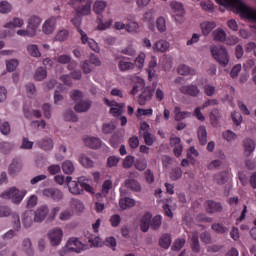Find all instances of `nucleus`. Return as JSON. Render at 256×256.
<instances>
[{"mask_svg": "<svg viewBox=\"0 0 256 256\" xmlns=\"http://www.w3.org/2000/svg\"><path fill=\"white\" fill-rule=\"evenodd\" d=\"M218 5L226 7L228 9H235L241 17L248 19L249 21H254L256 23V10L245 5L241 0H215Z\"/></svg>", "mask_w": 256, "mask_h": 256, "instance_id": "f257e3e1", "label": "nucleus"}, {"mask_svg": "<svg viewBox=\"0 0 256 256\" xmlns=\"http://www.w3.org/2000/svg\"><path fill=\"white\" fill-rule=\"evenodd\" d=\"M139 91L142 93L138 97L139 105H146L147 101H151L153 97V92L150 88L145 87V80L138 78L137 83L133 86L131 95H137Z\"/></svg>", "mask_w": 256, "mask_h": 256, "instance_id": "f03ea898", "label": "nucleus"}, {"mask_svg": "<svg viewBox=\"0 0 256 256\" xmlns=\"http://www.w3.org/2000/svg\"><path fill=\"white\" fill-rule=\"evenodd\" d=\"M25 195H27V190H19L16 187H11L3 192L0 197L2 199H10L12 203L19 205L25 199Z\"/></svg>", "mask_w": 256, "mask_h": 256, "instance_id": "7ed1b4c3", "label": "nucleus"}, {"mask_svg": "<svg viewBox=\"0 0 256 256\" xmlns=\"http://www.w3.org/2000/svg\"><path fill=\"white\" fill-rule=\"evenodd\" d=\"M212 56L214 59L221 65V67H227L229 65V54L227 53V49L222 46H212L210 48Z\"/></svg>", "mask_w": 256, "mask_h": 256, "instance_id": "20e7f679", "label": "nucleus"}, {"mask_svg": "<svg viewBox=\"0 0 256 256\" xmlns=\"http://www.w3.org/2000/svg\"><path fill=\"white\" fill-rule=\"evenodd\" d=\"M42 195L47 197V199H52L56 203H59L63 199V191L58 188H46L42 191Z\"/></svg>", "mask_w": 256, "mask_h": 256, "instance_id": "39448f33", "label": "nucleus"}, {"mask_svg": "<svg viewBox=\"0 0 256 256\" xmlns=\"http://www.w3.org/2000/svg\"><path fill=\"white\" fill-rule=\"evenodd\" d=\"M82 178H78V181H73V177L67 176L66 183L68 185V189L72 195H81V182Z\"/></svg>", "mask_w": 256, "mask_h": 256, "instance_id": "423d86ee", "label": "nucleus"}, {"mask_svg": "<svg viewBox=\"0 0 256 256\" xmlns=\"http://www.w3.org/2000/svg\"><path fill=\"white\" fill-rule=\"evenodd\" d=\"M173 17L177 23H183V18L185 17V8L183 4L179 2H174L172 4Z\"/></svg>", "mask_w": 256, "mask_h": 256, "instance_id": "0eeeda50", "label": "nucleus"}, {"mask_svg": "<svg viewBox=\"0 0 256 256\" xmlns=\"http://www.w3.org/2000/svg\"><path fill=\"white\" fill-rule=\"evenodd\" d=\"M49 215V206L42 205L34 213L35 223H43L47 216Z\"/></svg>", "mask_w": 256, "mask_h": 256, "instance_id": "6e6552de", "label": "nucleus"}, {"mask_svg": "<svg viewBox=\"0 0 256 256\" xmlns=\"http://www.w3.org/2000/svg\"><path fill=\"white\" fill-rule=\"evenodd\" d=\"M180 93H182V95H189V97H199L201 90H199L197 85L190 84L180 87Z\"/></svg>", "mask_w": 256, "mask_h": 256, "instance_id": "1a4fd4ad", "label": "nucleus"}, {"mask_svg": "<svg viewBox=\"0 0 256 256\" xmlns=\"http://www.w3.org/2000/svg\"><path fill=\"white\" fill-rule=\"evenodd\" d=\"M48 237L50 239L51 245H59L63 239V230L60 228H54L49 232Z\"/></svg>", "mask_w": 256, "mask_h": 256, "instance_id": "9d476101", "label": "nucleus"}, {"mask_svg": "<svg viewBox=\"0 0 256 256\" xmlns=\"http://www.w3.org/2000/svg\"><path fill=\"white\" fill-rule=\"evenodd\" d=\"M207 213H221L223 211V205L220 202L208 200L204 204Z\"/></svg>", "mask_w": 256, "mask_h": 256, "instance_id": "9b49d317", "label": "nucleus"}, {"mask_svg": "<svg viewBox=\"0 0 256 256\" xmlns=\"http://www.w3.org/2000/svg\"><path fill=\"white\" fill-rule=\"evenodd\" d=\"M68 249L70 251H75V253H81L83 249H85V245L79 241L78 238H71L70 241L67 242Z\"/></svg>", "mask_w": 256, "mask_h": 256, "instance_id": "f8f14e48", "label": "nucleus"}, {"mask_svg": "<svg viewBox=\"0 0 256 256\" xmlns=\"http://www.w3.org/2000/svg\"><path fill=\"white\" fill-rule=\"evenodd\" d=\"M170 145H171V147H174L175 157H181V153H183V145L181 144V138L171 137Z\"/></svg>", "mask_w": 256, "mask_h": 256, "instance_id": "ddd939ff", "label": "nucleus"}, {"mask_svg": "<svg viewBox=\"0 0 256 256\" xmlns=\"http://www.w3.org/2000/svg\"><path fill=\"white\" fill-rule=\"evenodd\" d=\"M55 25H57V20L55 19V17L46 20L42 27L43 33H45L46 35H51V33L55 31Z\"/></svg>", "mask_w": 256, "mask_h": 256, "instance_id": "4468645a", "label": "nucleus"}, {"mask_svg": "<svg viewBox=\"0 0 256 256\" xmlns=\"http://www.w3.org/2000/svg\"><path fill=\"white\" fill-rule=\"evenodd\" d=\"M77 113H87L91 109L90 100H80L74 107Z\"/></svg>", "mask_w": 256, "mask_h": 256, "instance_id": "2eb2a0df", "label": "nucleus"}, {"mask_svg": "<svg viewBox=\"0 0 256 256\" xmlns=\"http://www.w3.org/2000/svg\"><path fill=\"white\" fill-rule=\"evenodd\" d=\"M152 215L149 212H146L141 219L140 229L143 233H147L149 231V227H151V219Z\"/></svg>", "mask_w": 256, "mask_h": 256, "instance_id": "dca6fc26", "label": "nucleus"}, {"mask_svg": "<svg viewBox=\"0 0 256 256\" xmlns=\"http://www.w3.org/2000/svg\"><path fill=\"white\" fill-rule=\"evenodd\" d=\"M244 153L246 157H249L253 151H255V141L251 138H247L243 141Z\"/></svg>", "mask_w": 256, "mask_h": 256, "instance_id": "f3484780", "label": "nucleus"}, {"mask_svg": "<svg viewBox=\"0 0 256 256\" xmlns=\"http://www.w3.org/2000/svg\"><path fill=\"white\" fill-rule=\"evenodd\" d=\"M21 169H23V164L19 158H16L9 166V175L15 176Z\"/></svg>", "mask_w": 256, "mask_h": 256, "instance_id": "a211bd4d", "label": "nucleus"}, {"mask_svg": "<svg viewBox=\"0 0 256 256\" xmlns=\"http://www.w3.org/2000/svg\"><path fill=\"white\" fill-rule=\"evenodd\" d=\"M190 239H191V250L193 251V253H199V251H201V245L199 244V233L192 232Z\"/></svg>", "mask_w": 256, "mask_h": 256, "instance_id": "6ab92c4d", "label": "nucleus"}, {"mask_svg": "<svg viewBox=\"0 0 256 256\" xmlns=\"http://www.w3.org/2000/svg\"><path fill=\"white\" fill-rule=\"evenodd\" d=\"M41 25V18L38 16H32L28 19V29L34 33H37V28Z\"/></svg>", "mask_w": 256, "mask_h": 256, "instance_id": "aec40b11", "label": "nucleus"}, {"mask_svg": "<svg viewBox=\"0 0 256 256\" xmlns=\"http://www.w3.org/2000/svg\"><path fill=\"white\" fill-rule=\"evenodd\" d=\"M231 174L228 170L222 171L214 176V179L218 185H225L229 181Z\"/></svg>", "mask_w": 256, "mask_h": 256, "instance_id": "412c9836", "label": "nucleus"}, {"mask_svg": "<svg viewBox=\"0 0 256 256\" xmlns=\"http://www.w3.org/2000/svg\"><path fill=\"white\" fill-rule=\"evenodd\" d=\"M91 5H93V1L88 0L84 6L81 7V9L76 8V15L78 17H83V15H89L91 13Z\"/></svg>", "mask_w": 256, "mask_h": 256, "instance_id": "4be33fe9", "label": "nucleus"}, {"mask_svg": "<svg viewBox=\"0 0 256 256\" xmlns=\"http://www.w3.org/2000/svg\"><path fill=\"white\" fill-rule=\"evenodd\" d=\"M84 143H85V146L89 147L90 149H99V147H101V140L95 137L85 138Z\"/></svg>", "mask_w": 256, "mask_h": 256, "instance_id": "5701e85b", "label": "nucleus"}, {"mask_svg": "<svg viewBox=\"0 0 256 256\" xmlns=\"http://www.w3.org/2000/svg\"><path fill=\"white\" fill-rule=\"evenodd\" d=\"M37 145L40 149H43V151H51V149H53V139L49 137L43 138L38 141Z\"/></svg>", "mask_w": 256, "mask_h": 256, "instance_id": "b1692460", "label": "nucleus"}, {"mask_svg": "<svg viewBox=\"0 0 256 256\" xmlns=\"http://www.w3.org/2000/svg\"><path fill=\"white\" fill-rule=\"evenodd\" d=\"M200 27L202 29L203 35L207 36L209 33H211V31L214 30L215 27H217V24L214 21H204L200 24Z\"/></svg>", "mask_w": 256, "mask_h": 256, "instance_id": "393cba45", "label": "nucleus"}, {"mask_svg": "<svg viewBox=\"0 0 256 256\" xmlns=\"http://www.w3.org/2000/svg\"><path fill=\"white\" fill-rule=\"evenodd\" d=\"M23 25H25V21L19 17H15L13 21L7 22L4 27L5 29H15V28H21Z\"/></svg>", "mask_w": 256, "mask_h": 256, "instance_id": "a878e982", "label": "nucleus"}, {"mask_svg": "<svg viewBox=\"0 0 256 256\" xmlns=\"http://www.w3.org/2000/svg\"><path fill=\"white\" fill-rule=\"evenodd\" d=\"M79 163L82 165V167H85V169H91L95 167V162H93L92 159L85 154H82L79 157Z\"/></svg>", "mask_w": 256, "mask_h": 256, "instance_id": "bb28decb", "label": "nucleus"}, {"mask_svg": "<svg viewBox=\"0 0 256 256\" xmlns=\"http://www.w3.org/2000/svg\"><path fill=\"white\" fill-rule=\"evenodd\" d=\"M96 23L98 24L97 29L99 31H105L111 27L113 24V19H109L106 22H103V16H99L96 20Z\"/></svg>", "mask_w": 256, "mask_h": 256, "instance_id": "cd10ccee", "label": "nucleus"}, {"mask_svg": "<svg viewBox=\"0 0 256 256\" xmlns=\"http://www.w3.org/2000/svg\"><path fill=\"white\" fill-rule=\"evenodd\" d=\"M171 234H163L159 239V245L162 247V249H169L171 247L172 243Z\"/></svg>", "mask_w": 256, "mask_h": 256, "instance_id": "c85d7f7f", "label": "nucleus"}, {"mask_svg": "<svg viewBox=\"0 0 256 256\" xmlns=\"http://www.w3.org/2000/svg\"><path fill=\"white\" fill-rule=\"evenodd\" d=\"M169 50V42L165 40H160L156 42L153 46V51H157L160 53H165V51Z\"/></svg>", "mask_w": 256, "mask_h": 256, "instance_id": "c756f323", "label": "nucleus"}, {"mask_svg": "<svg viewBox=\"0 0 256 256\" xmlns=\"http://www.w3.org/2000/svg\"><path fill=\"white\" fill-rule=\"evenodd\" d=\"M174 115H175V120L176 121H183V119L187 117H191V112L187 111H181V108L179 106H176L174 108Z\"/></svg>", "mask_w": 256, "mask_h": 256, "instance_id": "7c9ffc66", "label": "nucleus"}, {"mask_svg": "<svg viewBox=\"0 0 256 256\" xmlns=\"http://www.w3.org/2000/svg\"><path fill=\"white\" fill-rule=\"evenodd\" d=\"M62 170L66 175H73L75 172V165L71 160H66L62 163Z\"/></svg>", "mask_w": 256, "mask_h": 256, "instance_id": "2f4dec72", "label": "nucleus"}, {"mask_svg": "<svg viewBox=\"0 0 256 256\" xmlns=\"http://www.w3.org/2000/svg\"><path fill=\"white\" fill-rule=\"evenodd\" d=\"M198 139L200 145H207V128L205 126L198 128Z\"/></svg>", "mask_w": 256, "mask_h": 256, "instance_id": "473e14b6", "label": "nucleus"}, {"mask_svg": "<svg viewBox=\"0 0 256 256\" xmlns=\"http://www.w3.org/2000/svg\"><path fill=\"white\" fill-rule=\"evenodd\" d=\"M125 185L128 189H131V191H136V192L141 191V185L135 179L126 180Z\"/></svg>", "mask_w": 256, "mask_h": 256, "instance_id": "72a5a7b5", "label": "nucleus"}, {"mask_svg": "<svg viewBox=\"0 0 256 256\" xmlns=\"http://www.w3.org/2000/svg\"><path fill=\"white\" fill-rule=\"evenodd\" d=\"M107 7V2L105 1H96L93 5V11L97 15H101L103 11H105V8Z\"/></svg>", "mask_w": 256, "mask_h": 256, "instance_id": "f704fd0d", "label": "nucleus"}, {"mask_svg": "<svg viewBox=\"0 0 256 256\" xmlns=\"http://www.w3.org/2000/svg\"><path fill=\"white\" fill-rule=\"evenodd\" d=\"M22 246H23V250L25 251V253L28 256H33L34 252H33V247L31 244V240L29 238H25L22 242Z\"/></svg>", "mask_w": 256, "mask_h": 256, "instance_id": "c9c22d12", "label": "nucleus"}, {"mask_svg": "<svg viewBox=\"0 0 256 256\" xmlns=\"http://www.w3.org/2000/svg\"><path fill=\"white\" fill-rule=\"evenodd\" d=\"M177 72L179 75H195V70L191 69L185 64L180 65L177 69Z\"/></svg>", "mask_w": 256, "mask_h": 256, "instance_id": "e433bc0d", "label": "nucleus"}, {"mask_svg": "<svg viewBox=\"0 0 256 256\" xmlns=\"http://www.w3.org/2000/svg\"><path fill=\"white\" fill-rule=\"evenodd\" d=\"M119 205H120L121 209H127L129 207H134L135 200L133 198L126 197V198L120 200Z\"/></svg>", "mask_w": 256, "mask_h": 256, "instance_id": "4c0bfd02", "label": "nucleus"}, {"mask_svg": "<svg viewBox=\"0 0 256 256\" xmlns=\"http://www.w3.org/2000/svg\"><path fill=\"white\" fill-rule=\"evenodd\" d=\"M46 78H47V70H45L43 67H39L34 74L35 81H43V79H46Z\"/></svg>", "mask_w": 256, "mask_h": 256, "instance_id": "58836bf2", "label": "nucleus"}, {"mask_svg": "<svg viewBox=\"0 0 256 256\" xmlns=\"http://www.w3.org/2000/svg\"><path fill=\"white\" fill-rule=\"evenodd\" d=\"M161 223H163V218L161 215H156L152 220H150V227L156 231V229L161 227Z\"/></svg>", "mask_w": 256, "mask_h": 256, "instance_id": "ea45409f", "label": "nucleus"}, {"mask_svg": "<svg viewBox=\"0 0 256 256\" xmlns=\"http://www.w3.org/2000/svg\"><path fill=\"white\" fill-rule=\"evenodd\" d=\"M181 177H183V170H181V168L176 167L171 170L170 179L172 181H177V180L181 179Z\"/></svg>", "mask_w": 256, "mask_h": 256, "instance_id": "a19ab883", "label": "nucleus"}, {"mask_svg": "<svg viewBox=\"0 0 256 256\" xmlns=\"http://www.w3.org/2000/svg\"><path fill=\"white\" fill-rule=\"evenodd\" d=\"M213 37L214 41H220L221 43H223V41L227 39V34L225 33V31L218 29L213 32Z\"/></svg>", "mask_w": 256, "mask_h": 256, "instance_id": "79ce46f5", "label": "nucleus"}, {"mask_svg": "<svg viewBox=\"0 0 256 256\" xmlns=\"http://www.w3.org/2000/svg\"><path fill=\"white\" fill-rule=\"evenodd\" d=\"M27 51L31 57H40L41 52L39 51V47L36 44H30L27 47Z\"/></svg>", "mask_w": 256, "mask_h": 256, "instance_id": "37998d69", "label": "nucleus"}, {"mask_svg": "<svg viewBox=\"0 0 256 256\" xmlns=\"http://www.w3.org/2000/svg\"><path fill=\"white\" fill-rule=\"evenodd\" d=\"M12 9L13 6H11V3L7 1L0 2V13L7 15V13H11Z\"/></svg>", "mask_w": 256, "mask_h": 256, "instance_id": "c03bdc74", "label": "nucleus"}, {"mask_svg": "<svg viewBox=\"0 0 256 256\" xmlns=\"http://www.w3.org/2000/svg\"><path fill=\"white\" fill-rule=\"evenodd\" d=\"M69 38V30H60L57 32L56 36H55V41H67V39Z\"/></svg>", "mask_w": 256, "mask_h": 256, "instance_id": "a18cd8bd", "label": "nucleus"}, {"mask_svg": "<svg viewBox=\"0 0 256 256\" xmlns=\"http://www.w3.org/2000/svg\"><path fill=\"white\" fill-rule=\"evenodd\" d=\"M185 247V239L184 238H178L174 241L172 245V251H181Z\"/></svg>", "mask_w": 256, "mask_h": 256, "instance_id": "49530a36", "label": "nucleus"}, {"mask_svg": "<svg viewBox=\"0 0 256 256\" xmlns=\"http://www.w3.org/2000/svg\"><path fill=\"white\" fill-rule=\"evenodd\" d=\"M156 27L160 33H164V31H167V24L163 17H159L156 21Z\"/></svg>", "mask_w": 256, "mask_h": 256, "instance_id": "de8ad7c7", "label": "nucleus"}, {"mask_svg": "<svg viewBox=\"0 0 256 256\" xmlns=\"http://www.w3.org/2000/svg\"><path fill=\"white\" fill-rule=\"evenodd\" d=\"M70 99H72V101H75L79 103V101H81L83 99V92L81 90H72L70 92Z\"/></svg>", "mask_w": 256, "mask_h": 256, "instance_id": "09e8293b", "label": "nucleus"}, {"mask_svg": "<svg viewBox=\"0 0 256 256\" xmlns=\"http://www.w3.org/2000/svg\"><path fill=\"white\" fill-rule=\"evenodd\" d=\"M118 67L120 71H129V69H133V67H135V64L121 60L118 64Z\"/></svg>", "mask_w": 256, "mask_h": 256, "instance_id": "8fccbe9b", "label": "nucleus"}, {"mask_svg": "<svg viewBox=\"0 0 256 256\" xmlns=\"http://www.w3.org/2000/svg\"><path fill=\"white\" fill-rule=\"evenodd\" d=\"M6 67H7V70L11 73L15 71L17 67H19V61L17 59H11L6 62Z\"/></svg>", "mask_w": 256, "mask_h": 256, "instance_id": "3c124183", "label": "nucleus"}, {"mask_svg": "<svg viewBox=\"0 0 256 256\" xmlns=\"http://www.w3.org/2000/svg\"><path fill=\"white\" fill-rule=\"evenodd\" d=\"M212 229L215 233H219L220 235L227 233V227L223 226L221 223L212 224Z\"/></svg>", "mask_w": 256, "mask_h": 256, "instance_id": "603ef678", "label": "nucleus"}, {"mask_svg": "<svg viewBox=\"0 0 256 256\" xmlns=\"http://www.w3.org/2000/svg\"><path fill=\"white\" fill-rule=\"evenodd\" d=\"M57 63H60L61 65H67L68 63H71V56L67 54L59 55L55 58Z\"/></svg>", "mask_w": 256, "mask_h": 256, "instance_id": "864d4df0", "label": "nucleus"}, {"mask_svg": "<svg viewBox=\"0 0 256 256\" xmlns=\"http://www.w3.org/2000/svg\"><path fill=\"white\" fill-rule=\"evenodd\" d=\"M133 163H135V157L128 155L123 161L124 169H131V167H133Z\"/></svg>", "mask_w": 256, "mask_h": 256, "instance_id": "5fc2aeb1", "label": "nucleus"}, {"mask_svg": "<svg viewBox=\"0 0 256 256\" xmlns=\"http://www.w3.org/2000/svg\"><path fill=\"white\" fill-rule=\"evenodd\" d=\"M145 57L146 55L143 52L138 55V57L135 59L136 67L142 69V67L145 65Z\"/></svg>", "mask_w": 256, "mask_h": 256, "instance_id": "6e6d98bb", "label": "nucleus"}, {"mask_svg": "<svg viewBox=\"0 0 256 256\" xmlns=\"http://www.w3.org/2000/svg\"><path fill=\"white\" fill-rule=\"evenodd\" d=\"M64 119L66 121H72L73 123L77 122V115H75V112L73 110H68L64 114Z\"/></svg>", "mask_w": 256, "mask_h": 256, "instance_id": "4d7b16f0", "label": "nucleus"}, {"mask_svg": "<svg viewBox=\"0 0 256 256\" xmlns=\"http://www.w3.org/2000/svg\"><path fill=\"white\" fill-rule=\"evenodd\" d=\"M119 161V157L109 156L107 159V167H117V165H119Z\"/></svg>", "mask_w": 256, "mask_h": 256, "instance_id": "13d9d810", "label": "nucleus"}, {"mask_svg": "<svg viewBox=\"0 0 256 256\" xmlns=\"http://www.w3.org/2000/svg\"><path fill=\"white\" fill-rule=\"evenodd\" d=\"M142 135L144 137L145 144L148 145L149 147H151V145L155 143V140L153 139V135H151V133L143 132Z\"/></svg>", "mask_w": 256, "mask_h": 256, "instance_id": "bf43d9fd", "label": "nucleus"}, {"mask_svg": "<svg viewBox=\"0 0 256 256\" xmlns=\"http://www.w3.org/2000/svg\"><path fill=\"white\" fill-rule=\"evenodd\" d=\"M110 223L112 227H119L121 225V216L119 214H114L110 217Z\"/></svg>", "mask_w": 256, "mask_h": 256, "instance_id": "052dcab7", "label": "nucleus"}, {"mask_svg": "<svg viewBox=\"0 0 256 256\" xmlns=\"http://www.w3.org/2000/svg\"><path fill=\"white\" fill-rule=\"evenodd\" d=\"M137 29H139V24L137 22H130L126 24V31L128 33H137Z\"/></svg>", "mask_w": 256, "mask_h": 256, "instance_id": "680f3d73", "label": "nucleus"}, {"mask_svg": "<svg viewBox=\"0 0 256 256\" xmlns=\"http://www.w3.org/2000/svg\"><path fill=\"white\" fill-rule=\"evenodd\" d=\"M204 93L207 95V97H213L215 95V86L206 84L204 86Z\"/></svg>", "mask_w": 256, "mask_h": 256, "instance_id": "e2e57ef3", "label": "nucleus"}, {"mask_svg": "<svg viewBox=\"0 0 256 256\" xmlns=\"http://www.w3.org/2000/svg\"><path fill=\"white\" fill-rule=\"evenodd\" d=\"M102 131L103 133H105V135H109L110 133H113V131H115V124L113 123L104 124Z\"/></svg>", "mask_w": 256, "mask_h": 256, "instance_id": "0e129e2a", "label": "nucleus"}, {"mask_svg": "<svg viewBox=\"0 0 256 256\" xmlns=\"http://www.w3.org/2000/svg\"><path fill=\"white\" fill-rule=\"evenodd\" d=\"M48 172L50 175H57V173H61V166L58 164H52L48 167Z\"/></svg>", "mask_w": 256, "mask_h": 256, "instance_id": "69168bd1", "label": "nucleus"}, {"mask_svg": "<svg viewBox=\"0 0 256 256\" xmlns=\"http://www.w3.org/2000/svg\"><path fill=\"white\" fill-rule=\"evenodd\" d=\"M200 7H202L204 11H213V9H215V7L213 6V3L209 1H201Z\"/></svg>", "mask_w": 256, "mask_h": 256, "instance_id": "338daca9", "label": "nucleus"}, {"mask_svg": "<svg viewBox=\"0 0 256 256\" xmlns=\"http://www.w3.org/2000/svg\"><path fill=\"white\" fill-rule=\"evenodd\" d=\"M38 198L36 195H31L27 201V207L28 209H33V207H36Z\"/></svg>", "mask_w": 256, "mask_h": 256, "instance_id": "774afa93", "label": "nucleus"}]
</instances>
